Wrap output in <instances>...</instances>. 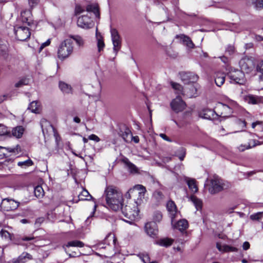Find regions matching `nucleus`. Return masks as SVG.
<instances>
[{"instance_id": "16", "label": "nucleus", "mask_w": 263, "mask_h": 263, "mask_svg": "<svg viewBox=\"0 0 263 263\" xmlns=\"http://www.w3.org/2000/svg\"><path fill=\"white\" fill-rule=\"evenodd\" d=\"M166 208L169 212L170 217L172 219V223L174 222V220L177 214V209L175 203L172 200H169L166 204Z\"/></svg>"}, {"instance_id": "1", "label": "nucleus", "mask_w": 263, "mask_h": 263, "mask_svg": "<svg viewBox=\"0 0 263 263\" xmlns=\"http://www.w3.org/2000/svg\"><path fill=\"white\" fill-rule=\"evenodd\" d=\"M107 208L117 211L121 209L123 205V198L122 193L117 187L114 186H107L104 191Z\"/></svg>"}, {"instance_id": "30", "label": "nucleus", "mask_w": 263, "mask_h": 263, "mask_svg": "<svg viewBox=\"0 0 263 263\" xmlns=\"http://www.w3.org/2000/svg\"><path fill=\"white\" fill-rule=\"evenodd\" d=\"M84 246V243L80 240H72L67 242V244L64 245L63 247L65 248V247H78V248H82Z\"/></svg>"}, {"instance_id": "27", "label": "nucleus", "mask_w": 263, "mask_h": 263, "mask_svg": "<svg viewBox=\"0 0 263 263\" xmlns=\"http://www.w3.org/2000/svg\"><path fill=\"white\" fill-rule=\"evenodd\" d=\"M218 114L212 109H205L203 111V118L209 120H213L217 116Z\"/></svg>"}, {"instance_id": "64", "label": "nucleus", "mask_w": 263, "mask_h": 263, "mask_svg": "<svg viewBox=\"0 0 263 263\" xmlns=\"http://www.w3.org/2000/svg\"><path fill=\"white\" fill-rule=\"evenodd\" d=\"M50 43V41L49 40H47L46 42L43 43L41 46V48L43 49L45 47L48 46Z\"/></svg>"}, {"instance_id": "31", "label": "nucleus", "mask_w": 263, "mask_h": 263, "mask_svg": "<svg viewBox=\"0 0 263 263\" xmlns=\"http://www.w3.org/2000/svg\"><path fill=\"white\" fill-rule=\"evenodd\" d=\"M96 37L97 39V46L98 48V51L100 52L103 50L105 46V44L103 40V37L101 33L98 31V29H96Z\"/></svg>"}, {"instance_id": "49", "label": "nucleus", "mask_w": 263, "mask_h": 263, "mask_svg": "<svg viewBox=\"0 0 263 263\" xmlns=\"http://www.w3.org/2000/svg\"><path fill=\"white\" fill-rule=\"evenodd\" d=\"M113 50L115 53V56L117 55L118 51L121 47V41L112 42Z\"/></svg>"}, {"instance_id": "14", "label": "nucleus", "mask_w": 263, "mask_h": 263, "mask_svg": "<svg viewBox=\"0 0 263 263\" xmlns=\"http://www.w3.org/2000/svg\"><path fill=\"white\" fill-rule=\"evenodd\" d=\"M20 151L21 147L18 144H17L16 146L12 147H6L0 146V159H2L6 157V152L18 153Z\"/></svg>"}, {"instance_id": "12", "label": "nucleus", "mask_w": 263, "mask_h": 263, "mask_svg": "<svg viewBox=\"0 0 263 263\" xmlns=\"http://www.w3.org/2000/svg\"><path fill=\"white\" fill-rule=\"evenodd\" d=\"M145 231L148 236L153 238L157 237L158 234L157 226L153 222H149L145 224Z\"/></svg>"}, {"instance_id": "40", "label": "nucleus", "mask_w": 263, "mask_h": 263, "mask_svg": "<svg viewBox=\"0 0 263 263\" xmlns=\"http://www.w3.org/2000/svg\"><path fill=\"white\" fill-rule=\"evenodd\" d=\"M171 85L173 89L176 90V93L178 95L182 94L183 95H185L184 89H183L181 85L177 83L171 82Z\"/></svg>"}, {"instance_id": "17", "label": "nucleus", "mask_w": 263, "mask_h": 263, "mask_svg": "<svg viewBox=\"0 0 263 263\" xmlns=\"http://www.w3.org/2000/svg\"><path fill=\"white\" fill-rule=\"evenodd\" d=\"M32 259L31 254L27 252H23L17 258L12 260V263H25L28 260Z\"/></svg>"}, {"instance_id": "59", "label": "nucleus", "mask_w": 263, "mask_h": 263, "mask_svg": "<svg viewBox=\"0 0 263 263\" xmlns=\"http://www.w3.org/2000/svg\"><path fill=\"white\" fill-rule=\"evenodd\" d=\"M181 154L179 155V158L181 161H182V160H183V159L185 156L186 152H185V149L184 148H182L181 150Z\"/></svg>"}, {"instance_id": "43", "label": "nucleus", "mask_w": 263, "mask_h": 263, "mask_svg": "<svg viewBox=\"0 0 263 263\" xmlns=\"http://www.w3.org/2000/svg\"><path fill=\"white\" fill-rule=\"evenodd\" d=\"M34 195L37 198H41L44 195V191L40 185L36 186L34 190Z\"/></svg>"}, {"instance_id": "37", "label": "nucleus", "mask_w": 263, "mask_h": 263, "mask_svg": "<svg viewBox=\"0 0 263 263\" xmlns=\"http://www.w3.org/2000/svg\"><path fill=\"white\" fill-rule=\"evenodd\" d=\"M23 21L27 23L28 26H30L31 19H29L31 16V12L29 10H25L21 13Z\"/></svg>"}, {"instance_id": "54", "label": "nucleus", "mask_w": 263, "mask_h": 263, "mask_svg": "<svg viewBox=\"0 0 263 263\" xmlns=\"http://www.w3.org/2000/svg\"><path fill=\"white\" fill-rule=\"evenodd\" d=\"M235 52V47L233 45H229L226 49V53L229 55H232Z\"/></svg>"}, {"instance_id": "3", "label": "nucleus", "mask_w": 263, "mask_h": 263, "mask_svg": "<svg viewBox=\"0 0 263 263\" xmlns=\"http://www.w3.org/2000/svg\"><path fill=\"white\" fill-rule=\"evenodd\" d=\"M139 205L140 204L132 200L128 202L124 207L122 206L121 209L125 217L131 220H135L139 218Z\"/></svg>"}, {"instance_id": "58", "label": "nucleus", "mask_w": 263, "mask_h": 263, "mask_svg": "<svg viewBox=\"0 0 263 263\" xmlns=\"http://www.w3.org/2000/svg\"><path fill=\"white\" fill-rule=\"evenodd\" d=\"M39 1V0H28V3L31 7H33L38 4Z\"/></svg>"}, {"instance_id": "39", "label": "nucleus", "mask_w": 263, "mask_h": 263, "mask_svg": "<svg viewBox=\"0 0 263 263\" xmlns=\"http://www.w3.org/2000/svg\"><path fill=\"white\" fill-rule=\"evenodd\" d=\"M173 242V239L168 238H163L157 241V244L161 246L167 247L170 246Z\"/></svg>"}, {"instance_id": "10", "label": "nucleus", "mask_w": 263, "mask_h": 263, "mask_svg": "<svg viewBox=\"0 0 263 263\" xmlns=\"http://www.w3.org/2000/svg\"><path fill=\"white\" fill-rule=\"evenodd\" d=\"M223 188V183L220 179L215 178L211 180L209 188V191L211 194H216L222 191Z\"/></svg>"}, {"instance_id": "56", "label": "nucleus", "mask_w": 263, "mask_h": 263, "mask_svg": "<svg viewBox=\"0 0 263 263\" xmlns=\"http://www.w3.org/2000/svg\"><path fill=\"white\" fill-rule=\"evenodd\" d=\"M84 11V9L80 5H77L75 8V14H79Z\"/></svg>"}, {"instance_id": "60", "label": "nucleus", "mask_w": 263, "mask_h": 263, "mask_svg": "<svg viewBox=\"0 0 263 263\" xmlns=\"http://www.w3.org/2000/svg\"><path fill=\"white\" fill-rule=\"evenodd\" d=\"M160 137H161L163 140L168 141L172 142V140L164 134H160L159 135Z\"/></svg>"}, {"instance_id": "7", "label": "nucleus", "mask_w": 263, "mask_h": 263, "mask_svg": "<svg viewBox=\"0 0 263 263\" xmlns=\"http://www.w3.org/2000/svg\"><path fill=\"white\" fill-rule=\"evenodd\" d=\"M40 124L43 134L45 137L46 136H48L52 133H53L55 139H57L58 133L49 121L45 119H42L41 120Z\"/></svg>"}, {"instance_id": "20", "label": "nucleus", "mask_w": 263, "mask_h": 263, "mask_svg": "<svg viewBox=\"0 0 263 263\" xmlns=\"http://www.w3.org/2000/svg\"><path fill=\"white\" fill-rule=\"evenodd\" d=\"M259 144V142L255 140H250L247 144H241L238 147V149L240 152H243L246 149H248L255 146Z\"/></svg>"}, {"instance_id": "62", "label": "nucleus", "mask_w": 263, "mask_h": 263, "mask_svg": "<svg viewBox=\"0 0 263 263\" xmlns=\"http://www.w3.org/2000/svg\"><path fill=\"white\" fill-rule=\"evenodd\" d=\"M250 243L248 241H245L242 245L243 249L245 250H247L248 249H249L250 248Z\"/></svg>"}, {"instance_id": "29", "label": "nucleus", "mask_w": 263, "mask_h": 263, "mask_svg": "<svg viewBox=\"0 0 263 263\" xmlns=\"http://www.w3.org/2000/svg\"><path fill=\"white\" fill-rule=\"evenodd\" d=\"M175 228L180 231H182L186 229L188 227V222L185 219L180 220L174 226Z\"/></svg>"}, {"instance_id": "2", "label": "nucleus", "mask_w": 263, "mask_h": 263, "mask_svg": "<svg viewBox=\"0 0 263 263\" xmlns=\"http://www.w3.org/2000/svg\"><path fill=\"white\" fill-rule=\"evenodd\" d=\"M146 192L145 187L142 185L137 184L130 189L125 194L127 198H133V201L141 205Z\"/></svg>"}, {"instance_id": "5", "label": "nucleus", "mask_w": 263, "mask_h": 263, "mask_svg": "<svg viewBox=\"0 0 263 263\" xmlns=\"http://www.w3.org/2000/svg\"><path fill=\"white\" fill-rule=\"evenodd\" d=\"M228 77L232 83L242 85L245 84L246 79L243 72L239 70H235L230 71L228 73Z\"/></svg>"}, {"instance_id": "53", "label": "nucleus", "mask_w": 263, "mask_h": 263, "mask_svg": "<svg viewBox=\"0 0 263 263\" xmlns=\"http://www.w3.org/2000/svg\"><path fill=\"white\" fill-rule=\"evenodd\" d=\"M0 235L2 237H4L6 239L11 240V234L6 230H2L0 231Z\"/></svg>"}, {"instance_id": "51", "label": "nucleus", "mask_w": 263, "mask_h": 263, "mask_svg": "<svg viewBox=\"0 0 263 263\" xmlns=\"http://www.w3.org/2000/svg\"><path fill=\"white\" fill-rule=\"evenodd\" d=\"M10 133L8 131L7 127L3 125L0 124V136L10 135Z\"/></svg>"}, {"instance_id": "32", "label": "nucleus", "mask_w": 263, "mask_h": 263, "mask_svg": "<svg viewBox=\"0 0 263 263\" xmlns=\"http://www.w3.org/2000/svg\"><path fill=\"white\" fill-rule=\"evenodd\" d=\"M59 88L64 93H72V88L70 85L63 82H59Z\"/></svg>"}, {"instance_id": "22", "label": "nucleus", "mask_w": 263, "mask_h": 263, "mask_svg": "<svg viewBox=\"0 0 263 263\" xmlns=\"http://www.w3.org/2000/svg\"><path fill=\"white\" fill-rule=\"evenodd\" d=\"M121 161L128 167L130 173H135L138 172L137 167L130 162L128 158L124 157L121 159Z\"/></svg>"}, {"instance_id": "6", "label": "nucleus", "mask_w": 263, "mask_h": 263, "mask_svg": "<svg viewBox=\"0 0 263 263\" xmlns=\"http://www.w3.org/2000/svg\"><path fill=\"white\" fill-rule=\"evenodd\" d=\"M14 33L17 39L21 41L27 40L31 35L29 29L26 26H15Z\"/></svg>"}, {"instance_id": "21", "label": "nucleus", "mask_w": 263, "mask_h": 263, "mask_svg": "<svg viewBox=\"0 0 263 263\" xmlns=\"http://www.w3.org/2000/svg\"><path fill=\"white\" fill-rule=\"evenodd\" d=\"M27 109L34 114H39L41 110L40 103L36 101L30 103Z\"/></svg>"}, {"instance_id": "23", "label": "nucleus", "mask_w": 263, "mask_h": 263, "mask_svg": "<svg viewBox=\"0 0 263 263\" xmlns=\"http://www.w3.org/2000/svg\"><path fill=\"white\" fill-rule=\"evenodd\" d=\"M86 10L88 12H93L97 18H100V15L97 4L88 5L86 7Z\"/></svg>"}, {"instance_id": "52", "label": "nucleus", "mask_w": 263, "mask_h": 263, "mask_svg": "<svg viewBox=\"0 0 263 263\" xmlns=\"http://www.w3.org/2000/svg\"><path fill=\"white\" fill-rule=\"evenodd\" d=\"M263 212H258L252 214L250 216V218L252 220L259 221L262 217Z\"/></svg>"}, {"instance_id": "47", "label": "nucleus", "mask_w": 263, "mask_h": 263, "mask_svg": "<svg viewBox=\"0 0 263 263\" xmlns=\"http://www.w3.org/2000/svg\"><path fill=\"white\" fill-rule=\"evenodd\" d=\"M33 164V161L30 159L24 161H20L17 163L18 166L23 168L31 166Z\"/></svg>"}, {"instance_id": "46", "label": "nucleus", "mask_w": 263, "mask_h": 263, "mask_svg": "<svg viewBox=\"0 0 263 263\" xmlns=\"http://www.w3.org/2000/svg\"><path fill=\"white\" fill-rule=\"evenodd\" d=\"M162 217V214L160 211H155L153 214L154 222L155 223L156 222H160L161 221Z\"/></svg>"}, {"instance_id": "63", "label": "nucleus", "mask_w": 263, "mask_h": 263, "mask_svg": "<svg viewBox=\"0 0 263 263\" xmlns=\"http://www.w3.org/2000/svg\"><path fill=\"white\" fill-rule=\"evenodd\" d=\"M130 141H133L135 143H138L139 142V137L137 136H133L132 135Z\"/></svg>"}, {"instance_id": "34", "label": "nucleus", "mask_w": 263, "mask_h": 263, "mask_svg": "<svg viewBox=\"0 0 263 263\" xmlns=\"http://www.w3.org/2000/svg\"><path fill=\"white\" fill-rule=\"evenodd\" d=\"M187 184L190 190L193 193H196L198 191V187L196 184V181L194 179L189 178L186 180Z\"/></svg>"}, {"instance_id": "55", "label": "nucleus", "mask_w": 263, "mask_h": 263, "mask_svg": "<svg viewBox=\"0 0 263 263\" xmlns=\"http://www.w3.org/2000/svg\"><path fill=\"white\" fill-rule=\"evenodd\" d=\"M257 70L262 73L260 79H263V61L259 62L257 65Z\"/></svg>"}, {"instance_id": "28", "label": "nucleus", "mask_w": 263, "mask_h": 263, "mask_svg": "<svg viewBox=\"0 0 263 263\" xmlns=\"http://www.w3.org/2000/svg\"><path fill=\"white\" fill-rule=\"evenodd\" d=\"M245 100L249 104H257L261 101V99L259 97L249 95L246 96Z\"/></svg>"}, {"instance_id": "38", "label": "nucleus", "mask_w": 263, "mask_h": 263, "mask_svg": "<svg viewBox=\"0 0 263 263\" xmlns=\"http://www.w3.org/2000/svg\"><path fill=\"white\" fill-rule=\"evenodd\" d=\"M3 202H7L10 203L11 206L10 207H7V210H13L17 209L19 206V203L16 202L13 199H10L8 198H6L3 199Z\"/></svg>"}, {"instance_id": "18", "label": "nucleus", "mask_w": 263, "mask_h": 263, "mask_svg": "<svg viewBox=\"0 0 263 263\" xmlns=\"http://www.w3.org/2000/svg\"><path fill=\"white\" fill-rule=\"evenodd\" d=\"M176 37L180 39L182 41V43L186 46L187 47L190 48H193L194 47V44L191 40V39L184 34L177 35Z\"/></svg>"}, {"instance_id": "24", "label": "nucleus", "mask_w": 263, "mask_h": 263, "mask_svg": "<svg viewBox=\"0 0 263 263\" xmlns=\"http://www.w3.org/2000/svg\"><path fill=\"white\" fill-rule=\"evenodd\" d=\"M225 81V74L224 73L218 72L215 73V82L216 85L220 87Z\"/></svg>"}, {"instance_id": "35", "label": "nucleus", "mask_w": 263, "mask_h": 263, "mask_svg": "<svg viewBox=\"0 0 263 263\" xmlns=\"http://www.w3.org/2000/svg\"><path fill=\"white\" fill-rule=\"evenodd\" d=\"M190 200L193 203L197 210L201 209L202 206V202L200 199H198L195 196H192L190 197Z\"/></svg>"}, {"instance_id": "13", "label": "nucleus", "mask_w": 263, "mask_h": 263, "mask_svg": "<svg viewBox=\"0 0 263 263\" xmlns=\"http://www.w3.org/2000/svg\"><path fill=\"white\" fill-rule=\"evenodd\" d=\"M171 106L174 111L178 112L182 111L185 108V104L181 98L178 96L172 101Z\"/></svg>"}, {"instance_id": "36", "label": "nucleus", "mask_w": 263, "mask_h": 263, "mask_svg": "<svg viewBox=\"0 0 263 263\" xmlns=\"http://www.w3.org/2000/svg\"><path fill=\"white\" fill-rule=\"evenodd\" d=\"M110 34L112 42L121 41V38L118 31L115 28L110 29Z\"/></svg>"}, {"instance_id": "33", "label": "nucleus", "mask_w": 263, "mask_h": 263, "mask_svg": "<svg viewBox=\"0 0 263 263\" xmlns=\"http://www.w3.org/2000/svg\"><path fill=\"white\" fill-rule=\"evenodd\" d=\"M24 132V128L22 126H18L15 128H13L12 130V135L17 138H21Z\"/></svg>"}, {"instance_id": "26", "label": "nucleus", "mask_w": 263, "mask_h": 263, "mask_svg": "<svg viewBox=\"0 0 263 263\" xmlns=\"http://www.w3.org/2000/svg\"><path fill=\"white\" fill-rule=\"evenodd\" d=\"M216 247L218 250L221 252H229L237 251V249L236 248L228 245L221 246L220 244L217 243Z\"/></svg>"}, {"instance_id": "50", "label": "nucleus", "mask_w": 263, "mask_h": 263, "mask_svg": "<svg viewBox=\"0 0 263 263\" xmlns=\"http://www.w3.org/2000/svg\"><path fill=\"white\" fill-rule=\"evenodd\" d=\"M29 83V80L27 78H22L19 81L15 83L16 87H21L24 85H27Z\"/></svg>"}, {"instance_id": "25", "label": "nucleus", "mask_w": 263, "mask_h": 263, "mask_svg": "<svg viewBox=\"0 0 263 263\" xmlns=\"http://www.w3.org/2000/svg\"><path fill=\"white\" fill-rule=\"evenodd\" d=\"M120 135L126 142H129L132 133L129 128H125L123 130H121Z\"/></svg>"}, {"instance_id": "61", "label": "nucleus", "mask_w": 263, "mask_h": 263, "mask_svg": "<svg viewBox=\"0 0 263 263\" xmlns=\"http://www.w3.org/2000/svg\"><path fill=\"white\" fill-rule=\"evenodd\" d=\"M34 237L33 236H24L21 238V240L23 241H30L34 239Z\"/></svg>"}, {"instance_id": "4", "label": "nucleus", "mask_w": 263, "mask_h": 263, "mask_svg": "<svg viewBox=\"0 0 263 263\" xmlns=\"http://www.w3.org/2000/svg\"><path fill=\"white\" fill-rule=\"evenodd\" d=\"M72 44L71 39L65 40L61 43L58 51V57L60 59L64 60L67 58L72 53L73 50Z\"/></svg>"}, {"instance_id": "45", "label": "nucleus", "mask_w": 263, "mask_h": 263, "mask_svg": "<svg viewBox=\"0 0 263 263\" xmlns=\"http://www.w3.org/2000/svg\"><path fill=\"white\" fill-rule=\"evenodd\" d=\"M251 4L257 10L263 8V0H251Z\"/></svg>"}, {"instance_id": "57", "label": "nucleus", "mask_w": 263, "mask_h": 263, "mask_svg": "<svg viewBox=\"0 0 263 263\" xmlns=\"http://www.w3.org/2000/svg\"><path fill=\"white\" fill-rule=\"evenodd\" d=\"M88 139L89 140H93V141H96V142H99L100 140V139L99 138V137H98L97 136H96V135H94V134H92V135H90L88 137Z\"/></svg>"}, {"instance_id": "9", "label": "nucleus", "mask_w": 263, "mask_h": 263, "mask_svg": "<svg viewBox=\"0 0 263 263\" xmlns=\"http://www.w3.org/2000/svg\"><path fill=\"white\" fill-rule=\"evenodd\" d=\"M217 116L221 117H228L232 115L233 109L228 105L223 103H218L216 107Z\"/></svg>"}, {"instance_id": "11", "label": "nucleus", "mask_w": 263, "mask_h": 263, "mask_svg": "<svg viewBox=\"0 0 263 263\" xmlns=\"http://www.w3.org/2000/svg\"><path fill=\"white\" fill-rule=\"evenodd\" d=\"M240 67L242 72H250L254 67V64L252 60L249 58L242 59L239 62Z\"/></svg>"}, {"instance_id": "41", "label": "nucleus", "mask_w": 263, "mask_h": 263, "mask_svg": "<svg viewBox=\"0 0 263 263\" xmlns=\"http://www.w3.org/2000/svg\"><path fill=\"white\" fill-rule=\"evenodd\" d=\"M71 38L74 40L76 44L80 47H83L84 44V40L82 36L75 35L71 36Z\"/></svg>"}, {"instance_id": "48", "label": "nucleus", "mask_w": 263, "mask_h": 263, "mask_svg": "<svg viewBox=\"0 0 263 263\" xmlns=\"http://www.w3.org/2000/svg\"><path fill=\"white\" fill-rule=\"evenodd\" d=\"M138 256L140 259L144 263H147L150 261V257L149 255L146 253H139Z\"/></svg>"}, {"instance_id": "44", "label": "nucleus", "mask_w": 263, "mask_h": 263, "mask_svg": "<svg viewBox=\"0 0 263 263\" xmlns=\"http://www.w3.org/2000/svg\"><path fill=\"white\" fill-rule=\"evenodd\" d=\"M153 198L158 202L162 201L164 198V195L160 191H155L153 195Z\"/></svg>"}, {"instance_id": "42", "label": "nucleus", "mask_w": 263, "mask_h": 263, "mask_svg": "<svg viewBox=\"0 0 263 263\" xmlns=\"http://www.w3.org/2000/svg\"><path fill=\"white\" fill-rule=\"evenodd\" d=\"M88 197L92 198L89 192L85 189H83L78 195L80 200H89Z\"/></svg>"}, {"instance_id": "15", "label": "nucleus", "mask_w": 263, "mask_h": 263, "mask_svg": "<svg viewBox=\"0 0 263 263\" xmlns=\"http://www.w3.org/2000/svg\"><path fill=\"white\" fill-rule=\"evenodd\" d=\"M182 80L184 83H194L198 79V76L192 72H183L181 74Z\"/></svg>"}, {"instance_id": "19", "label": "nucleus", "mask_w": 263, "mask_h": 263, "mask_svg": "<svg viewBox=\"0 0 263 263\" xmlns=\"http://www.w3.org/2000/svg\"><path fill=\"white\" fill-rule=\"evenodd\" d=\"M197 89L195 85H190L187 88L184 89V93L189 98L195 97L197 94Z\"/></svg>"}, {"instance_id": "8", "label": "nucleus", "mask_w": 263, "mask_h": 263, "mask_svg": "<svg viewBox=\"0 0 263 263\" xmlns=\"http://www.w3.org/2000/svg\"><path fill=\"white\" fill-rule=\"evenodd\" d=\"M78 27L85 29H88L93 27L95 23L91 17L88 14L82 15L79 17L77 20Z\"/></svg>"}]
</instances>
